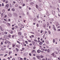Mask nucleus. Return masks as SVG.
I'll use <instances>...</instances> for the list:
<instances>
[{
	"mask_svg": "<svg viewBox=\"0 0 60 60\" xmlns=\"http://www.w3.org/2000/svg\"><path fill=\"white\" fill-rule=\"evenodd\" d=\"M8 7H9V5L8 4H7L5 6L4 8L6 9H8Z\"/></svg>",
	"mask_w": 60,
	"mask_h": 60,
	"instance_id": "f257e3e1",
	"label": "nucleus"
},
{
	"mask_svg": "<svg viewBox=\"0 0 60 60\" xmlns=\"http://www.w3.org/2000/svg\"><path fill=\"white\" fill-rule=\"evenodd\" d=\"M41 58H40V60H42V59H41V58H42L44 57V56H42V55H41L40 56Z\"/></svg>",
	"mask_w": 60,
	"mask_h": 60,
	"instance_id": "f03ea898",
	"label": "nucleus"
},
{
	"mask_svg": "<svg viewBox=\"0 0 60 60\" xmlns=\"http://www.w3.org/2000/svg\"><path fill=\"white\" fill-rule=\"evenodd\" d=\"M34 1L33 2H31L30 3V5H32L33 4H34Z\"/></svg>",
	"mask_w": 60,
	"mask_h": 60,
	"instance_id": "7ed1b4c3",
	"label": "nucleus"
},
{
	"mask_svg": "<svg viewBox=\"0 0 60 60\" xmlns=\"http://www.w3.org/2000/svg\"><path fill=\"white\" fill-rule=\"evenodd\" d=\"M52 12L53 14H54V15H55V12L54 11V10H52Z\"/></svg>",
	"mask_w": 60,
	"mask_h": 60,
	"instance_id": "20e7f679",
	"label": "nucleus"
},
{
	"mask_svg": "<svg viewBox=\"0 0 60 60\" xmlns=\"http://www.w3.org/2000/svg\"><path fill=\"white\" fill-rule=\"evenodd\" d=\"M37 52L38 53H40L41 52V51L40 50H37Z\"/></svg>",
	"mask_w": 60,
	"mask_h": 60,
	"instance_id": "39448f33",
	"label": "nucleus"
},
{
	"mask_svg": "<svg viewBox=\"0 0 60 60\" xmlns=\"http://www.w3.org/2000/svg\"><path fill=\"white\" fill-rule=\"evenodd\" d=\"M22 60V58H20V57H19L18 60Z\"/></svg>",
	"mask_w": 60,
	"mask_h": 60,
	"instance_id": "423d86ee",
	"label": "nucleus"
},
{
	"mask_svg": "<svg viewBox=\"0 0 60 60\" xmlns=\"http://www.w3.org/2000/svg\"><path fill=\"white\" fill-rule=\"evenodd\" d=\"M42 43H42V42H40L39 43V44L40 45H42Z\"/></svg>",
	"mask_w": 60,
	"mask_h": 60,
	"instance_id": "0eeeda50",
	"label": "nucleus"
},
{
	"mask_svg": "<svg viewBox=\"0 0 60 60\" xmlns=\"http://www.w3.org/2000/svg\"><path fill=\"white\" fill-rule=\"evenodd\" d=\"M53 29H54V31H56V28H55V27H54V28H53Z\"/></svg>",
	"mask_w": 60,
	"mask_h": 60,
	"instance_id": "6e6552de",
	"label": "nucleus"
},
{
	"mask_svg": "<svg viewBox=\"0 0 60 60\" xmlns=\"http://www.w3.org/2000/svg\"><path fill=\"white\" fill-rule=\"evenodd\" d=\"M36 57H37V58L38 59H40V56H36Z\"/></svg>",
	"mask_w": 60,
	"mask_h": 60,
	"instance_id": "1a4fd4ad",
	"label": "nucleus"
},
{
	"mask_svg": "<svg viewBox=\"0 0 60 60\" xmlns=\"http://www.w3.org/2000/svg\"><path fill=\"white\" fill-rule=\"evenodd\" d=\"M58 25H59V23H58V22H57L56 23V26H57Z\"/></svg>",
	"mask_w": 60,
	"mask_h": 60,
	"instance_id": "9d476101",
	"label": "nucleus"
},
{
	"mask_svg": "<svg viewBox=\"0 0 60 60\" xmlns=\"http://www.w3.org/2000/svg\"><path fill=\"white\" fill-rule=\"evenodd\" d=\"M6 42H7V43H11L10 41H7V40H6Z\"/></svg>",
	"mask_w": 60,
	"mask_h": 60,
	"instance_id": "9b49d317",
	"label": "nucleus"
},
{
	"mask_svg": "<svg viewBox=\"0 0 60 60\" xmlns=\"http://www.w3.org/2000/svg\"><path fill=\"white\" fill-rule=\"evenodd\" d=\"M10 33L11 34H13V31H12V30H11L10 31Z\"/></svg>",
	"mask_w": 60,
	"mask_h": 60,
	"instance_id": "f8f14e48",
	"label": "nucleus"
},
{
	"mask_svg": "<svg viewBox=\"0 0 60 60\" xmlns=\"http://www.w3.org/2000/svg\"><path fill=\"white\" fill-rule=\"evenodd\" d=\"M18 34H19V35H21V32H19Z\"/></svg>",
	"mask_w": 60,
	"mask_h": 60,
	"instance_id": "ddd939ff",
	"label": "nucleus"
},
{
	"mask_svg": "<svg viewBox=\"0 0 60 60\" xmlns=\"http://www.w3.org/2000/svg\"><path fill=\"white\" fill-rule=\"evenodd\" d=\"M36 6L37 9H38V5L36 4Z\"/></svg>",
	"mask_w": 60,
	"mask_h": 60,
	"instance_id": "4468645a",
	"label": "nucleus"
},
{
	"mask_svg": "<svg viewBox=\"0 0 60 60\" xmlns=\"http://www.w3.org/2000/svg\"><path fill=\"white\" fill-rule=\"evenodd\" d=\"M43 60H47V58H46L45 59L44 58L43 59H42Z\"/></svg>",
	"mask_w": 60,
	"mask_h": 60,
	"instance_id": "2eb2a0df",
	"label": "nucleus"
},
{
	"mask_svg": "<svg viewBox=\"0 0 60 60\" xmlns=\"http://www.w3.org/2000/svg\"><path fill=\"white\" fill-rule=\"evenodd\" d=\"M12 47H13H13H15V44H12Z\"/></svg>",
	"mask_w": 60,
	"mask_h": 60,
	"instance_id": "dca6fc26",
	"label": "nucleus"
},
{
	"mask_svg": "<svg viewBox=\"0 0 60 60\" xmlns=\"http://www.w3.org/2000/svg\"><path fill=\"white\" fill-rule=\"evenodd\" d=\"M4 33L5 34H7L8 32H7L5 31L4 32Z\"/></svg>",
	"mask_w": 60,
	"mask_h": 60,
	"instance_id": "f3484780",
	"label": "nucleus"
},
{
	"mask_svg": "<svg viewBox=\"0 0 60 60\" xmlns=\"http://www.w3.org/2000/svg\"><path fill=\"white\" fill-rule=\"evenodd\" d=\"M23 37L22 35H21L20 36V38H21V39H23Z\"/></svg>",
	"mask_w": 60,
	"mask_h": 60,
	"instance_id": "a211bd4d",
	"label": "nucleus"
},
{
	"mask_svg": "<svg viewBox=\"0 0 60 60\" xmlns=\"http://www.w3.org/2000/svg\"><path fill=\"white\" fill-rule=\"evenodd\" d=\"M6 24L7 25L8 24V26H10V24L8 23H7Z\"/></svg>",
	"mask_w": 60,
	"mask_h": 60,
	"instance_id": "6ab92c4d",
	"label": "nucleus"
},
{
	"mask_svg": "<svg viewBox=\"0 0 60 60\" xmlns=\"http://www.w3.org/2000/svg\"><path fill=\"white\" fill-rule=\"evenodd\" d=\"M22 25L20 24H19V26H21Z\"/></svg>",
	"mask_w": 60,
	"mask_h": 60,
	"instance_id": "aec40b11",
	"label": "nucleus"
},
{
	"mask_svg": "<svg viewBox=\"0 0 60 60\" xmlns=\"http://www.w3.org/2000/svg\"><path fill=\"white\" fill-rule=\"evenodd\" d=\"M15 49H16L17 51V52L19 50L17 48H16Z\"/></svg>",
	"mask_w": 60,
	"mask_h": 60,
	"instance_id": "412c9836",
	"label": "nucleus"
},
{
	"mask_svg": "<svg viewBox=\"0 0 60 60\" xmlns=\"http://www.w3.org/2000/svg\"><path fill=\"white\" fill-rule=\"evenodd\" d=\"M4 37L5 38H7V36H4Z\"/></svg>",
	"mask_w": 60,
	"mask_h": 60,
	"instance_id": "4be33fe9",
	"label": "nucleus"
},
{
	"mask_svg": "<svg viewBox=\"0 0 60 60\" xmlns=\"http://www.w3.org/2000/svg\"><path fill=\"white\" fill-rule=\"evenodd\" d=\"M15 9L14 8H13L12 9V11H15Z\"/></svg>",
	"mask_w": 60,
	"mask_h": 60,
	"instance_id": "5701e85b",
	"label": "nucleus"
},
{
	"mask_svg": "<svg viewBox=\"0 0 60 60\" xmlns=\"http://www.w3.org/2000/svg\"><path fill=\"white\" fill-rule=\"evenodd\" d=\"M45 26H46V25L45 24H44L43 25V27H45Z\"/></svg>",
	"mask_w": 60,
	"mask_h": 60,
	"instance_id": "b1692460",
	"label": "nucleus"
},
{
	"mask_svg": "<svg viewBox=\"0 0 60 60\" xmlns=\"http://www.w3.org/2000/svg\"><path fill=\"white\" fill-rule=\"evenodd\" d=\"M2 12H3V13H4V12H5V10L4 9H3L2 11Z\"/></svg>",
	"mask_w": 60,
	"mask_h": 60,
	"instance_id": "393cba45",
	"label": "nucleus"
},
{
	"mask_svg": "<svg viewBox=\"0 0 60 60\" xmlns=\"http://www.w3.org/2000/svg\"><path fill=\"white\" fill-rule=\"evenodd\" d=\"M48 32L49 33V34H50V33H51V32H50V31L48 30Z\"/></svg>",
	"mask_w": 60,
	"mask_h": 60,
	"instance_id": "a878e982",
	"label": "nucleus"
},
{
	"mask_svg": "<svg viewBox=\"0 0 60 60\" xmlns=\"http://www.w3.org/2000/svg\"><path fill=\"white\" fill-rule=\"evenodd\" d=\"M14 15H15V16H16V17L17 16V14H16V13L14 14Z\"/></svg>",
	"mask_w": 60,
	"mask_h": 60,
	"instance_id": "bb28decb",
	"label": "nucleus"
},
{
	"mask_svg": "<svg viewBox=\"0 0 60 60\" xmlns=\"http://www.w3.org/2000/svg\"><path fill=\"white\" fill-rule=\"evenodd\" d=\"M38 10H39V11H40V10H41V8H38Z\"/></svg>",
	"mask_w": 60,
	"mask_h": 60,
	"instance_id": "cd10ccee",
	"label": "nucleus"
},
{
	"mask_svg": "<svg viewBox=\"0 0 60 60\" xmlns=\"http://www.w3.org/2000/svg\"><path fill=\"white\" fill-rule=\"evenodd\" d=\"M49 23H48L47 24V27H48L49 26Z\"/></svg>",
	"mask_w": 60,
	"mask_h": 60,
	"instance_id": "c85d7f7f",
	"label": "nucleus"
},
{
	"mask_svg": "<svg viewBox=\"0 0 60 60\" xmlns=\"http://www.w3.org/2000/svg\"><path fill=\"white\" fill-rule=\"evenodd\" d=\"M8 16L9 17H11V14H10L8 15Z\"/></svg>",
	"mask_w": 60,
	"mask_h": 60,
	"instance_id": "c756f323",
	"label": "nucleus"
},
{
	"mask_svg": "<svg viewBox=\"0 0 60 60\" xmlns=\"http://www.w3.org/2000/svg\"><path fill=\"white\" fill-rule=\"evenodd\" d=\"M17 43H18L19 44H20V42H19V41H17Z\"/></svg>",
	"mask_w": 60,
	"mask_h": 60,
	"instance_id": "7c9ffc66",
	"label": "nucleus"
},
{
	"mask_svg": "<svg viewBox=\"0 0 60 60\" xmlns=\"http://www.w3.org/2000/svg\"><path fill=\"white\" fill-rule=\"evenodd\" d=\"M15 27L17 29V28H18V26H15Z\"/></svg>",
	"mask_w": 60,
	"mask_h": 60,
	"instance_id": "2f4dec72",
	"label": "nucleus"
},
{
	"mask_svg": "<svg viewBox=\"0 0 60 60\" xmlns=\"http://www.w3.org/2000/svg\"><path fill=\"white\" fill-rule=\"evenodd\" d=\"M50 51H49V49L47 50V52H49Z\"/></svg>",
	"mask_w": 60,
	"mask_h": 60,
	"instance_id": "473e14b6",
	"label": "nucleus"
},
{
	"mask_svg": "<svg viewBox=\"0 0 60 60\" xmlns=\"http://www.w3.org/2000/svg\"><path fill=\"white\" fill-rule=\"evenodd\" d=\"M11 35H8V37H11Z\"/></svg>",
	"mask_w": 60,
	"mask_h": 60,
	"instance_id": "72a5a7b5",
	"label": "nucleus"
},
{
	"mask_svg": "<svg viewBox=\"0 0 60 60\" xmlns=\"http://www.w3.org/2000/svg\"><path fill=\"white\" fill-rule=\"evenodd\" d=\"M8 3V0H6L5 2L6 4H7Z\"/></svg>",
	"mask_w": 60,
	"mask_h": 60,
	"instance_id": "f704fd0d",
	"label": "nucleus"
},
{
	"mask_svg": "<svg viewBox=\"0 0 60 60\" xmlns=\"http://www.w3.org/2000/svg\"><path fill=\"white\" fill-rule=\"evenodd\" d=\"M21 26V27L22 28H24V26L22 25Z\"/></svg>",
	"mask_w": 60,
	"mask_h": 60,
	"instance_id": "c9c22d12",
	"label": "nucleus"
},
{
	"mask_svg": "<svg viewBox=\"0 0 60 60\" xmlns=\"http://www.w3.org/2000/svg\"><path fill=\"white\" fill-rule=\"evenodd\" d=\"M25 42H26V44H27L28 43H27L28 41H25Z\"/></svg>",
	"mask_w": 60,
	"mask_h": 60,
	"instance_id": "e433bc0d",
	"label": "nucleus"
},
{
	"mask_svg": "<svg viewBox=\"0 0 60 60\" xmlns=\"http://www.w3.org/2000/svg\"><path fill=\"white\" fill-rule=\"evenodd\" d=\"M18 4H16L15 5V7H18Z\"/></svg>",
	"mask_w": 60,
	"mask_h": 60,
	"instance_id": "4c0bfd02",
	"label": "nucleus"
},
{
	"mask_svg": "<svg viewBox=\"0 0 60 60\" xmlns=\"http://www.w3.org/2000/svg\"><path fill=\"white\" fill-rule=\"evenodd\" d=\"M55 39H54L53 40V42H55Z\"/></svg>",
	"mask_w": 60,
	"mask_h": 60,
	"instance_id": "58836bf2",
	"label": "nucleus"
},
{
	"mask_svg": "<svg viewBox=\"0 0 60 60\" xmlns=\"http://www.w3.org/2000/svg\"><path fill=\"white\" fill-rule=\"evenodd\" d=\"M31 36H32V37H33V38H34V35H31Z\"/></svg>",
	"mask_w": 60,
	"mask_h": 60,
	"instance_id": "ea45409f",
	"label": "nucleus"
},
{
	"mask_svg": "<svg viewBox=\"0 0 60 60\" xmlns=\"http://www.w3.org/2000/svg\"><path fill=\"white\" fill-rule=\"evenodd\" d=\"M26 14L27 15H29V13H28V12H27V13Z\"/></svg>",
	"mask_w": 60,
	"mask_h": 60,
	"instance_id": "a19ab883",
	"label": "nucleus"
},
{
	"mask_svg": "<svg viewBox=\"0 0 60 60\" xmlns=\"http://www.w3.org/2000/svg\"><path fill=\"white\" fill-rule=\"evenodd\" d=\"M22 5H23V6H25V4H23Z\"/></svg>",
	"mask_w": 60,
	"mask_h": 60,
	"instance_id": "79ce46f5",
	"label": "nucleus"
},
{
	"mask_svg": "<svg viewBox=\"0 0 60 60\" xmlns=\"http://www.w3.org/2000/svg\"><path fill=\"white\" fill-rule=\"evenodd\" d=\"M52 26H53V28H54V27H55V25H53Z\"/></svg>",
	"mask_w": 60,
	"mask_h": 60,
	"instance_id": "37998d69",
	"label": "nucleus"
},
{
	"mask_svg": "<svg viewBox=\"0 0 60 60\" xmlns=\"http://www.w3.org/2000/svg\"><path fill=\"white\" fill-rule=\"evenodd\" d=\"M12 30H14V27H12Z\"/></svg>",
	"mask_w": 60,
	"mask_h": 60,
	"instance_id": "c03bdc74",
	"label": "nucleus"
},
{
	"mask_svg": "<svg viewBox=\"0 0 60 60\" xmlns=\"http://www.w3.org/2000/svg\"><path fill=\"white\" fill-rule=\"evenodd\" d=\"M2 6L3 7L4 6V3H2Z\"/></svg>",
	"mask_w": 60,
	"mask_h": 60,
	"instance_id": "a18cd8bd",
	"label": "nucleus"
},
{
	"mask_svg": "<svg viewBox=\"0 0 60 60\" xmlns=\"http://www.w3.org/2000/svg\"><path fill=\"white\" fill-rule=\"evenodd\" d=\"M42 50L43 51H45V49H43Z\"/></svg>",
	"mask_w": 60,
	"mask_h": 60,
	"instance_id": "49530a36",
	"label": "nucleus"
},
{
	"mask_svg": "<svg viewBox=\"0 0 60 60\" xmlns=\"http://www.w3.org/2000/svg\"><path fill=\"white\" fill-rule=\"evenodd\" d=\"M29 55H30V56H31V53H30L29 54Z\"/></svg>",
	"mask_w": 60,
	"mask_h": 60,
	"instance_id": "de8ad7c7",
	"label": "nucleus"
},
{
	"mask_svg": "<svg viewBox=\"0 0 60 60\" xmlns=\"http://www.w3.org/2000/svg\"><path fill=\"white\" fill-rule=\"evenodd\" d=\"M0 30L1 31H4V30H3V29H0Z\"/></svg>",
	"mask_w": 60,
	"mask_h": 60,
	"instance_id": "09e8293b",
	"label": "nucleus"
},
{
	"mask_svg": "<svg viewBox=\"0 0 60 60\" xmlns=\"http://www.w3.org/2000/svg\"><path fill=\"white\" fill-rule=\"evenodd\" d=\"M42 32H43V30H41V33H42Z\"/></svg>",
	"mask_w": 60,
	"mask_h": 60,
	"instance_id": "8fccbe9b",
	"label": "nucleus"
},
{
	"mask_svg": "<svg viewBox=\"0 0 60 60\" xmlns=\"http://www.w3.org/2000/svg\"><path fill=\"white\" fill-rule=\"evenodd\" d=\"M37 19H39V16L38 15L37 16Z\"/></svg>",
	"mask_w": 60,
	"mask_h": 60,
	"instance_id": "3c124183",
	"label": "nucleus"
},
{
	"mask_svg": "<svg viewBox=\"0 0 60 60\" xmlns=\"http://www.w3.org/2000/svg\"><path fill=\"white\" fill-rule=\"evenodd\" d=\"M32 43H33V44H34V41H32Z\"/></svg>",
	"mask_w": 60,
	"mask_h": 60,
	"instance_id": "603ef678",
	"label": "nucleus"
},
{
	"mask_svg": "<svg viewBox=\"0 0 60 60\" xmlns=\"http://www.w3.org/2000/svg\"><path fill=\"white\" fill-rule=\"evenodd\" d=\"M34 41H37V40H35V39H34Z\"/></svg>",
	"mask_w": 60,
	"mask_h": 60,
	"instance_id": "864d4df0",
	"label": "nucleus"
},
{
	"mask_svg": "<svg viewBox=\"0 0 60 60\" xmlns=\"http://www.w3.org/2000/svg\"><path fill=\"white\" fill-rule=\"evenodd\" d=\"M33 59H34V60H35V59H36L35 58V57H33Z\"/></svg>",
	"mask_w": 60,
	"mask_h": 60,
	"instance_id": "5fc2aeb1",
	"label": "nucleus"
},
{
	"mask_svg": "<svg viewBox=\"0 0 60 60\" xmlns=\"http://www.w3.org/2000/svg\"><path fill=\"white\" fill-rule=\"evenodd\" d=\"M58 53H59V54H60V50L59 51H58Z\"/></svg>",
	"mask_w": 60,
	"mask_h": 60,
	"instance_id": "6e6d98bb",
	"label": "nucleus"
},
{
	"mask_svg": "<svg viewBox=\"0 0 60 60\" xmlns=\"http://www.w3.org/2000/svg\"><path fill=\"white\" fill-rule=\"evenodd\" d=\"M10 20H11L10 19H8V21H10Z\"/></svg>",
	"mask_w": 60,
	"mask_h": 60,
	"instance_id": "4d7b16f0",
	"label": "nucleus"
},
{
	"mask_svg": "<svg viewBox=\"0 0 60 60\" xmlns=\"http://www.w3.org/2000/svg\"><path fill=\"white\" fill-rule=\"evenodd\" d=\"M15 3H16V2H15V1H13V4H15Z\"/></svg>",
	"mask_w": 60,
	"mask_h": 60,
	"instance_id": "13d9d810",
	"label": "nucleus"
},
{
	"mask_svg": "<svg viewBox=\"0 0 60 60\" xmlns=\"http://www.w3.org/2000/svg\"><path fill=\"white\" fill-rule=\"evenodd\" d=\"M45 36V34H44V35L43 36V38H44V37Z\"/></svg>",
	"mask_w": 60,
	"mask_h": 60,
	"instance_id": "bf43d9fd",
	"label": "nucleus"
},
{
	"mask_svg": "<svg viewBox=\"0 0 60 60\" xmlns=\"http://www.w3.org/2000/svg\"><path fill=\"white\" fill-rule=\"evenodd\" d=\"M8 59H9V60H10V58L9 57H8Z\"/></svg>",
	"mask_w": 60,
	"mask_h": 60,
	"instance_id": "052dcab7",
	"label": "nucleus"
},
{
	"mask_svg": "<svg viewBox=\"0 0 60 60\" xmlns=\"http://www.w3.org/2000/svg\"><path fill=\"white\" fill-rule=\"evenodd\" d=\"M0 29H2V27L1 26H0Z\"/></svg>",
	"mask_w": 60,
	"mask_h": 60,
	"instance_id": "680f3d73",
	"label": "nucleus"
},
{
	"mask_svg": "<svg viewBox=\"0 0 60 60\" xmlns=\"http://www.w3.org/2000/svg\"><path fill=\"white\" fill-rule=\"evenodd\" d=\"M60 26H59L57 27V28H60Z\"/></svg>",
	"mask_w": 60,
	"mask_h": 60,
	"instance_id": "e2e57ef3",
	"label": "nucleus"
},
{
	"mask_svg": "<svg viewBox=\"0 0 60 60\" xmlns=\"http://www.w3.org/2000/svg\"><path fill=\"white\" fill-rule=\"evenodd\" d=\"M29 10H31V8L30 7V8H29Z\"/></svg>",
	"mask_w": 60,
	"mask_h": 60,
	"instance_id": "0e129e2a",
	"label": "nucleus"
},
{
	"mask_svg": "<svg viewBox=\"0 0 60 60\" xmlns=\"http://www.w3.org/2000/svg\"><path fill=\"white\" fill-rule=\"evenodd\" d=\"M19 8H20V9H21L22 7L20 6H19Z\"/></svg>",
	"mask_w": 60,
	"mask_h": 60,
	"instance_id": "69168bd1",
	"label": "nucleus"
},
{
	"mask_svg": "<svg viewBox=\"0 0 60 60\" xmlns=\"http://www.w3.org/2000/svg\"><path fill=\"white\" fill-rule=\"evenodd\" d=\"M57 31H60V29H59Z\"/></svg>",
	"mask_w": 60,
	"mask_h": 60,
	"instance_id": "338daca9",
	"label": "nucleus"
},
{
	"mask_svg": "<svg viewBox=\"0 0 60 60\" xmlns=\"http://www.w3.org/2000/svg\"><path fill=\"white\" fill-rule=\"evenodd\" d=\"M12 60H15V59L14 58H13V59Z\"/></svg>",
	"mask_w": 60,
	"mask_h": 60,
	"instance_id": "774afa93",
	"label": "nucleus"
}]
</instances>
